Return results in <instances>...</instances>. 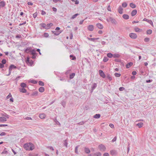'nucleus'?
Instances as JSON below:
<instances>
[{
  "label": "nucleus",
  "instance_id": "17",
  "mask_svg": "<svg viewBox=\"0 0 156 156\" xmlns=\"http://www.w3.org/2000/svg\"><path fill=\"white\" fill-rule=\"evenodd\" d=\"M123 18L125 20H128L129 18V16L126 14H124L122 16Z\"/></svg>",
  "mask_w": 156,
  "mask_h": 156
},
{
  "label": "nucleus",
  "instance_id": "1",
  "mask_svg": "<svg viewBox=\"0 0 156 156\" xmlns=\"http://www.w3.org/2000/svg\"><path fill=\"white\" fill-rule=\"evenodd\" d=\"M23 148L26 150H32L34 148V145L31 143H27L24 144Z\"/></svg>",
  "mask_w": 156,
  "mask_h": 156
},
{
  "label": "nucleus",
  "instance_id": "18",
  "mask_svg": "<svg viewBox=\"0 0 156 156\" xmlns=\"http://www.w3.org/2000/svg\"><path fill=\"white\" fill-rule=\"evenodd\" d=\"M143 21H145L147 22H148L149 23H150L151 24H153V22L151 20H148L146 18H144V20H143Z\"/></svg>",
  "mask_w": 156,
  "mask_h": 156
},
{
  "label": "nucleus",
  "instance_id": "63",
  "mask_svg": "<svg viewBox=\"0 0 156 156\" xmlns=\"http://www.w3.org/2000/svg\"><path fill=\"white\" fill-rule=\"evenodd\" d=\"M46 14V12L43 11V10H42L41 11V14L43 15H45V14Z\"/></svg>",
  "mask_w": 156,
  "mask_h": 156
},
{
  "label": "nucleus",
  "instance_id": "8",
  "mask_svg": "<svg viewBox=\"0 0 156 156\" xmlns=\"http://www.w3.org/2000/svg\"><path fill=\"white\" fill-rule=\"evenodd\" d=\"M62 32V30H59V31H52V32L54 35L58 36V35Z\"/></svg>",
  "mask_w": 156,
  "mask_h": 156
},
{
  "label": "nucleus",
  "instance_id": "31",
  "mask_svg": "<svg viewBox=\"0 0 156 156\" xmlns=\"http://www.w3.org/2000/svg\"><path fill=\"white\" fill-rule=\"evenodd\" d=\"M106 76L110 81H111L112 80V78L109 74H107L106 75Z\"/></svg>",
  "mask_w": 156,
  "mask_h": 156
},
{
  "label": "nucleus",
  "instance_id": "35",
  "mask_svg": "<svg viewBox=\"0 0 156 156\" xmlns=\"http://www.w3.org/2000/svg\"><path fill=\"white\" fill-rule=\"evenodd\" d=\"M70 59L72 60H75L76 59V57L75 56L72 55H71L69 56Z\"/></svg>",
  "mask_w": 156,
  "mask_h": 156
},
{
  "label": "nucleus",
  "instance_id": "60",
  "mask_svg": "<svg viewBox=\"0 0 156 156\" xmlns=\"http://www.w3.org/2000/svg\"><path fill=\"white\" fill-rule=\"evenodd\" d=\"M4 64L2 63H0V68H2L4 67Z\"/></svg>",
  "mask_w": 156,
  "mask_h": 156
},
{
  "label": "nucleus",
  "instance_id": "39",
  "mask_svg": "<svg viewBox=\"0 0 156 156\" xmlns=\"http://www.w3.org/2000/svg\"><path fill=\"white\" fill-rule=\"evenodd\" d=\"M113 55L111 53H109L107 54V56L109 58H112V57H113Z\"/></svg>",
  "mask_w": 156,
  "mask_h": 156
},
{
  "label": "nucleus",
  "instance_id": "46",
  "mask_svg": "<svg viewBox=\"0 0 156 156\" xmlns=\"http://www.w3.org/2000/svg\"><path fill=\"white\" fill-rule=\"evenodd\" d=\"M149 41L150 39L148 37H146L144 39V41L146 42H148Z\"/></svg>",
  "mask_w": 156,
  "mask_h": 156
},
{
  "label": "nucleus",
  "instance_id": "27",
  "mask_svg": "<svg viewBox=\"0 0 156 156\" xmlns=\"http://www.w3.org/2000/svg\"><path fill=\"white\" fill-rule=\"evenodd\" d=\"M30 54L32 55L37 54V53L36 52V51L35 49H32L30 51Z\"/></svg>",
  "mask_w": 156,
  "mask_h": 156
},
{
  "label": "nucleus",
  "instance_id": "57",
  "mask_svg": "<svg viewBox=\"0 0 156 156\" xmlns=\"http://www.w3.org/2000/svg\"><path fill=\"white\" fill-rule=\"evenodd\" d=\"M78 146H77L76 147H75V152L76 154L78 153Z\"/></svg>",
  "mask_w": 156,
  "mask_h": 156
},
{
  "label": "nucleus",
  "instance_id": "41",
  "mask_svg": "<svg viewBox=\"0 0 156 156\" xmlns=\"http://www.w3.org/2000/svg\"><path fill=\"white\" fill-rule=\"evenodd\" d=\"M113 57L115 58H119V57L120 55L117 54H114L113 55Z\"/></svg>",
  "mask_w": 156,
  "mask_h": 156
},
{
  "label": "nucleus",
  "instance_id": "13",
  "mask_svg": "<svg viewBox=\"0 0 156 156\" xmlns=\"http://www.w3.org/2000/svg\"><path fill=\"white\" fill-rule=\"evenodd\" d=\"M32 48L31 47H28L25 50L24 52L25 53H28L29 52H30Z\"/></svg>",
  "mask_w": 156,
  "mask_h": 156
},
{
  "label": "nucleus",
  "instance_id": "50",
  "mask_svg": "<svg viewBox=\"0 0 156 156\" xmlns=\"http://www.w3.org/2000/svg\"><path fill=\"white\" fill-rule=\"evenodd\" d=\"M30 82L34 84H36L37 83V81H36L34 80H31L30 81Z\"/></svg>",
  "mask_w": 156,
  "mask_h": 156
},
{
  "label": "nucleus",
  "instance_id": "7",
  "mask_svg": "<svg viewBox=\"0 0 156 156\" xmlns=\"http://www.w3.org/2000/svg\"><path fill=\"white\" fill-rule=\"evenodd\" d=\"M98 147L101 151H105L106 149L105 147L103 144H100L99 145Z\"/></svg>",
  "mask_w": 156,
  "mask_h": 156
},
{
  "label": "nucleus",
  "instance_id": "59",
  "mask_svg": "<svg viewBox=\"0 0 156 156\" xmlns=\"http://www.w3.org/2000/svg\"><path fill=\"white\" fill-rule=\"evenodd\" d=\"M116 139H117V137L116 136H115L114 138L112 140V142H114L116 140Z\"/></svg>",
  "mask_w": 156,
  "mask_h": 156
},
{
  "label": "nucleus",
  "instance_id": "14",
  "mask_svg": "<svg viewBox=\"0 0 156 156\" xmlns=\"http://www.w3.org/2000/svg\"><path fill=\"white\" fill-rule=\"evenodd\" d=\"M137 11L136 9H134L132 11V12H131V15L133 16L135 15L137 13Z\"/></svg>",
  "mask_w": 156,
  "mask_h": 156
},
{
  "label": "nucleus",
  "instance_id": "10",
  "mask_svg": "<svg viewBox=\"0 0 156 156\" xmlns=\"http://www.w3.org/2000/svg\"><path fill=\"white\" fill-rule=\"evenodd\" d=\"M110 154L112 155H115L117 154V152L115 150H112L110 151Z\"/></svg>",
  "mask_w": 156,
  "mask_h": 156
},
{
  "label": "nucleus",
  "instance_id": "47",
  "mask_svg": "<svg viewBox=\"0 0 156 156\" xmlns=\"http://www.w3.org/2000/svg\"><path fill=\"white\" fill-rule=\"evenodd\" d=\"M1 62L4 65L6 63V61L5 59H4L2 60Z\"/></svg>",
  "mask_w": 156,
  "mask_h": 156
},
{
  "label": "nucleus",
  "instance_id": "44",
  "mask_svg": "<svg viewBox=\"0 0 156 156\" xmlns=\"http://www.w3.org/2000/svg\"><path fill=\"white\" fill-rule=\"evenodd\" d=\"M122 6L124 8L126 7L127 6V4L126 2H124L122 4Z\"/></svg>",
  "mask_w": 156,
  "mask_h": 156
},
{
  "label": "nucleus",
  "instance_id": "62",
  "mask_svg": "<svg viewBox=\"0 0 156 156\" xmlns=\"http://www.w3.org/2000/svg\"><path fill=\"white\" fill-rule=\"evenodd\" d=\"M6 133L5 132H2L0 134V136H3L5 135Z\"/></svg>",
  "mask_w": 156,
  "mask_h": 156
},
{
  "label": "nucleus",
  "instance_id": "5",
  "mask_svg": "<svg viewBox=\"0 0 156 156\" xmlns=\"http://www.w3.org/2000/svg\"><path fill=\"white\" fill-rule=\"evenodd\" d=\"M129 37L132 39H135L137 38V35L134 33H131L129 34Z\"/></svg>",
  "mask_w": 156,
  "mask_h": 156
},
{
  "label": "nucleus",
  "instance_id": "56",
  "mask_svg": "<svg viewBox=\"0 0 156 156\" xmlns=\"http://www.w3.org/2000/svg\"><path fill=\"white\" fill-rule=\"evenodd\" d=\"M24 119L25 120H32V118L30 117H25L24 118Z\"/></svg>",
  "mask_w": 156,
  "mask_h": 156
},
{
  "label": "nucleus",
  "instance_id": "20",
  "mask_svg": "<svg viewBox=\"0 0 156 156\" xmlns=\"http://www.w3.org/2000/svg\"><path fill=\"white\" fill-rule=\"evenodd\" d=\"M68 141V140L67 139H66L65 140H64L63 142V144L66 147H67Z\"/></svg>",
  "mask_w": 156,
  "mask_h": 156
},
{
  "label": "nucleus",
  "instance_id": "40",
  "mask_svg": "<svg viewBox=\"0 0 156 156\" xmlns=\"http://www.w3.org/2000/svg\"><path fill=\"white\" fill-rule=\"evenodd\" d=\"M79 15V14L78 13H76V14H74V15H73L71 17V18L70 19H73L75 18Z\"/></svg>",
  "mask_w": 156,
  "mask_h": 156
},
{
  "label": "nucleus",
  "instance_id": "51",
  "mask_svg": "<svg viewBox=\"0 0 156 156\" xmlns=\"http://www.w3.org/2000/svg\"><path fill=\"white\" fill-rule=\"evenodd\" d=\"M86 122V121H82V122H81L79 123H78V124L79 125H82L84 123H85Z\"/></svg>",
  "mask_w": 156,
  "mask_h": 156
},
{
  "label": "nucleus",
  "instance_id": "54",
  "mask_svg": "<svg viewBox=\"0 0 156 156\" xmlns=\"http://www.w3.org/2000/svg\"><path fill=\"white\" fill-rule=\"evenodd\" d=\"M125 89V88L124 87H120L119 88V90L120 91H123V90H124Z\"/></svg>",
  "mask_w": 156,
  "mask_h": 156
},
{
  "label": "nucleus",
  "instance_id": "43",
  "mask_svg": "<svg viewBox=\"0 0 156 156\" xmlns=\"http://www.w3.org/2000/svg\"><path fill=\"white\" fill-rule=\"evenodd\" d=\"M108 60V58L106 57H104L103 59V61L104 62H107Z\"/></svg>",
  "mask_w": 156,
  "mask_h": 156
},
{
  "label": "nucleus",
  "instance_id": "24",
  "mask_svg": "<svg viewBox=\"0 0 156 156\" xmlns=\"http://www.w3.org/2000/svg\"><path fill=\"white\" fill-rule=\"evenodd\" d=\"M101 154L100 152H98L92 154L93 156H101Z\"/></svg>",
  "mask_w": 156,
  "mask_h": 156
},
{
  "label": "nucleus",
  "instance_id": "3",
  "mask_svg": "<svg viewBox=\"0 0 156 156\" xmlns=\"http://www.w3.org/2000/svg\"><path fill=\"white\" fill-rule=\"evenodd\" d=\"M107 21L108 22L109 21H110L112 23H113L114 24H116V21L115 20V19H114L113 18H112V17L109 18V19L108 20L107 19Z\"/></svg>",
  "mask_w": 156,
  "mask_h": 156
},
{
  "label": "nucleus",
  "instance_id": "22",
  "mask_svg": "<svg viewBox=\"0 0 156 156\" xmlns=\"http://www.w3.org/2000/svg\"><path fill=\"white\" fill-rule=\"evenodd\" d=\"M20 92L25 93L27 92V90L24 88H19Z\"/></svg>",
  "mask_w": 156,
  "mask_h": 156
},
{
  "label": "nucleus",
  "instance_id": "30",
  "mask_svg": "<svg viewBox=\"0 0 156 156\" xmlns=\"http://www.w3.org/2000/svg\"><path fill=\"white\" fill-rule=\"evenodd\" d=\"M44 90V87H41L39 89V91L40 92H43Z\"/></svg>",
  "mask_w": 156,
  "mask_h": 156
},
{
  "label": "nucleus",
  "instance_id": "48",
  "mask_svg": "<svg viewBox=\"0 0 156 156\" xmlns=\"http://www.w3.org/2000/svg\"><path fill=\"white\" fill-rule=\"evenodd\" d=\"M115 76L117 77H119L120 76L121 74L119 73H115L114 74Z\"/></svg>",
  "mask_w": 156,
  "mask_h": 156
},
{
  "label": "nucleus",
  "instance_id": "28",
  "mask_svg": "<svg viewBox=\"0 0 156 156\" xmlns=\"http://www.w3.org/2000/svg\"><path fill=\"white\" fill-rule=\"evenodd\" d=\"M39 117L41 119H43L45 118V115L43 113L40 114Z\"/></svg>",
  "mask_w": 156,
  "mask_h": 156
},
{
  "label": "nucleus",
  "instance_id": "53",
  "mask_svg": "<svg viewBox=\"0 0 156 156\" xmlns=\"http://www.w3.org/2000/svg\"><path fill=\"white\" fill-rule=\"evenodd\" d=\"M62 105L63 106V107H64L66 105V102L65 101H63L62 102Z\"/></svg>",
  "mask_w": 156,
  "mask_h": 156
},
{
  "label": "nucleus",
  "instance_id": "21",
  "mask_svg": "<svg viewBox=\"0 0 156 156\" xmlns=\"http://www.w3.org/2000/svg\"><path fill=\"white\" fill-rule=\"evenodd\" d=\"M53 25V24L52 23H50L47 24L46 25V29H48L50 28Z\"/></svg>",
  "mask_w": 156,
  "mask_h": 156
},
{
  "label": "nucleus",
  "instance_id": "64",
  "mask_svg": "<svg viewBox=\"0 0 156 156\" xmlns=\"http://www.w3.org/2000/svg\"><path fill=\"white\" fill-rule=\"evenodd\" d=\"M109 154L108 153H105L103 154V156H109Z\"/></svg>",
  "mask_w": 156,
  "mask_h": 156
},
{
  "label": "nucleus",
  "instance_id": "15",
  "mask_svg": "<svg viewBox=\"0 0 156 156\" xmlns=\"http://www.w3.org/2000/svg\"><path fill=\"white\" fill-rule=\"evenodd\" d=\"M97 84L96 83H94L91 87V91L92 92L97 87Z\"/></svg>",
  "mask_w": 156,
  "mask_h": 156
},
{
  "label": "nucleus",
  "instance_id": "11",
  "mask_svg": "<svg viewBox=\"0 0 156 156\" xmlns=\"http://www.w3.org/2000/svg\"><path fill=\"white\" fill-rule=\"evenodd\" d=\"M118 11L120 14H122L123 13V9L120 5L119 6L118 9Z\"/></svg>",
  "mask_w": 156,
  "mask_h": 156
},
{
  "label": "nucleus",
  "instance_id": "61",
  "mask_svg": "<svg viewBox=\"0 0 156 156\" xmlns=\"http://www.w3.org/2000/svg\"><path fill=\"white\" fill-rule=\"evenodd\" d=\"M137 73L135 71H133L132 72V74L133 76L135 75Z\"/></svg>",
  "mask_w": 156,
  "mask_h": 156
},
{
  "label": "nucleus",
  "instance_id": "2",
  "mask_svg": "<svg viewBox=\"0 0 156 156\" xmlns=\"http://www.w3.org/2000/svg\"><path fill=\"white\" fill-rule=\"evenodd\" d=\"M17 68V67L15 65L12 64L11 65L9 68V73L6 75L7 76L10 75L11 73L12 70L13 69H16Z\"/></svg>",
  "mask_w": 156,
  "mask_h": 156
},
{
  "label": "nucleus",
  "instance_id": "49",
  "mask_svg": "<svg viewBox=\"0 0 156 156\" xmlns=\"http://www.w3.org/2000/svg\"><path fill=\"white\" fill-rule=\"evenodd\" d=\"M41 25L43 28L46 29V25L45 23H42L41 24Z\"/></svg>",
  "mask_w": 156,
  "mask_h": 156
},
{
  "label": "nucleus",
  "instance_id": "19",
  "mask_svg": "<svg viewBox=\"0 0 156 156\" xmlns=\"http://www.w3.org/2000/svg\"><path fill=\"white\" fill-rule=\"evenodd\" d=\"M7 121L5 117H0V122H4Z\"/></svg>",
  "mask_w": 156,
  "mask_h": 156
},
{
  "label": "nucleus",
  "instance_id": "4",
  "mask_svg": "<svg viewBox=\"0 0 156 156\" xmlns=\"http://www.w3.org/2000/svg\"><path fill=\"white\" fill-rule=\"evenodd\" d=\"M26 62L27 63H29L30 66H32L33 64V61L32 60H30L29 57H27L26 60Z\"/></svg>",
  "mask_w": 156,
  "mask_h": 156
},
{
  "label": "nucleus",
  "instance_id": "52",
  "mask_svg": "<svg viewBox=\"0 0 156 156\" xmlns=\"http://www.w3.org/2000/svg\"><path fill=\"white\" fill-rule=\"evenodd\" d=\"M44 36L45 37H48L49 36V34H48V33H44Z\"/></svg>",
  "mask_w": 156,
  "mask_h": 156
},
{
  "label": "nucleus",
  "instance_id": "25",
  "mask_svg": "<svg viewBox=\"0 0 156 156\" xmlns=\"http://www.w3.org/2000/svg\"><path fill=\"white\" fill-rule=\"evenodd\" d=\"M134 30L136 32H140L142 30V29H140L138 27L135 28H134Z\"/></svg>",
  "mask_w": 156,
  "mask_h": 156
},
{
  "label": "nucleus",
  "instance_id": "36",
  "mask_svg": "<svg viewBox=\"0 0 156 156\" xmlns=\"http://www.w3.org/2000/svg\"><path fill=\"white\" fill-rule=\"evenodd\" d=\"M38 92L37 91H34L31 94V96H37V95Z\"/></svg>",
  "mask_w": 156,
  "mask_h": 156
},
{
  "label": "nucleus",
  "instance_id": "55",
  "mask_svg": "<svg viewBox=\"0 0 156 156\" xmlns=\"http://www.w3.org/2000/svg\"><path fill=\"white\" fill-rule=\"evenodd\" d=\"M37 13L36 12L33 14V16L34 18H35L37 16Z\"/></svg>",
  "mask_w": 156,
  "mask_h": 156
},
{
  "label": "nucleus",
  "instance_id": "29",
  "mask_svg": "<svg viewBox=\"0 0 156 156\" xmlns=\"http://www.w3.org/2000/svg\"><path fill=\"white\" fill-rule=\"evenodd\" d=\"M100 114H96L94 116L93 118L95 119H98L99 118H100Z\"/></svg>",
  "mask_w": 156,
  "mask_h": 156
},
{
  "label": "nucleus",
  "instance_id": "32",
  "mask_svg": "<svg viewBox=\"0 0 156 156\" xmlns=\"http://www.w3.org/2000/svg\"><path fill=\"white\" fill-rule=\"evenodd\" d=\"M143 125V122H140V123H138L136 124V126H138L139 128H141L142 127Z\"/></svg>",
  "mask_w": 156,
  "mask_h": 156
},
{
  "label": "nucleus",
  "instance_id": "42",
  "mask_svg": "<svg viewBox=\"0 0 156 156\" xmlns=\"http://www.w3.org/2000/svg\"><path fill=\"white\" fill-rule=\"evenodd\" d=\"M152 30H151L149 29L147 31V34H150L152 33Z\"/></svg>",
  "mask_w": 156,
  "mask_h": 156
},
{
  "label": "nucleus",
  "instance_id": "6",
  "mask_svg": "<svg viewBox=\"0 0 156 156\" xmlns=\"http://www.w3.org/2000/svg\"><path fill=\"white\" fill-rule=\"evenodd\" d=\"M99 72L100 76L103 78H105V75L103 71L101 70H100L99 71Z\"/></svg>",
  "mask_w": 156,
  "mask_h": 156
},
{
  "label": "nucleus",
  "instance_id": "26",
  "mask_svg": "<svg viewBox=\"0 0 156 156\" xmlns=\"http://www.w3.org/2000/svg\"><path fill=\"white\" fill-rule=\"evenodd\" d=\"M84 150L85 152L87 154H89L90 152V150L88 148L85 147Z\"/></svg>",
  "mask_w": 156,
  "mask_h": 156
},
{
  "label": "nucleus",
  "instance_id": "23",
  "mask_svg": "<svg viewBox=\"0 0 156 156\" xmlns=\"http://www.w3.org/2000/svg\"><path fill=\"white\" fill-rule=\"evenodd\" d=\"M88 40L93 41V42H95V40L99 39V38H88Z\"/></svg>",
  "mask_w": 156,
  "mask_h": 156
},
{
  "label": "nucleus",
  "instance_id": "9",
  "mask_svg": "<svg viewBox=\"0 0 156 156\" xmlns=\"http://www.w3.org/2000/svg\"><path fill=\"white\" fill-rule=\"evenodd\" d=\"M87 29L90 31H93L94 29V26L93 25H89L87 27Z\"/></svg>",
  "mask_w": 156,
  "mask_h": 156
},
{
  "label": "nucleus",
  "instance_id": "34",
  "mask_svg": "<svg viewBox=\"0 0 156 156\" xmlns=\"http://www.w3.org/2000/svg\"><path fill=\"white\" fill-rule=\"evenodd\" d=\"M5 5V3L4 1H1L0 2V7H4Z\"/></svg>",
  "mask_w": 156,
  "mask_h": 156
},
{
  "label": "nucleus",
  "instance_id": "33",
  "mask_svg": "<svg viewBox=\"0 0 156 156\" xmlns=\"http://www.w3.org/2000/svg\"><path fill=\"white\" fill-rule=\"evenodd\" d=\"M75 73H72L69 75V78L70 79H73L74 78V76H75Z\"/></svg>",
  "mask_w": 156,
  "mask_h": 156
},
{
  "label": "nucleus",
  "instance_id": "58",
  "mask_svg": "<svg viewBox=\"0 0 156 156\" xmlns=\"http://www.w3.org/2000/svg\"><path fill=\"white\" fill-rule=\"evenodd\" d=\"M8 153V152L7 151L4 149V151L2 152V154H6Z\"/></svg>",
  "mask_w": 156,
  "mask_h": 156
},
{
  "label": "nucleus",
  "instance_id": "16",
  "mask_svg": "<svg viewBox=\"0 0 156 156\" xmlns=\"http://www.w3.org/2000/svg\"><path fill=\"white\" fill-rule=\"evenodd\" d=\"M133 65V63L132 62H130L128 63L126 66V67L127 68H129Z\"/></svg>",
  "mask_w": 156,
  "mask_h": 156
},
{
  "label": "nucleus",
  "instance_id": "38",
  "mask_svg": "<svg viewBox=\"0 0 156 156\" xmlns=\"http://www.w3.org/2000/svg\"><path fill=\"white\" fill-rule=\"evenodd\" d=\"M20 86L22 87V88H24L26 87L27 85L26 84L24 83H21L20 84Z\"/></svg>",
  "mask_w": 156,
  "mask_h": 156
},
{
  "label": "nucleus",
  "instance_id": "12",
  "mask_svg": "<svg viewBox=\"0 0 156 156\" xmlns=\"http://www.w3.org/2000/svg\"><path fill=\"white\" fill-rule=\"evenodd\" d=\"M97 27L99 29H102L103 28V26L100 23H98L96 24Z\"/></svg>",
  "mask_w": 156,
  "mask_h": 156
},
{
  "label": "nucleus",
  "instance_id": "37",
  "mask_svg": "<svg viewBox=\"0 0 156 156\" xmlns=\"http://www.w3.org/2000/svg\"><path fill=\"white\" fill-rule=\"evenodd\" d=\"M129 6L131 7L133 9L135 8L136 7V5L132 3H130Z\"/></svg>",
  "mask_w": 156,
  "mask_h": 156
},
{
  "label": "nucleus",
  "instance_id": "45",
  "mask_svg": "<svg viewBox=\"0 0 156 156\" xmlns=\"http://www.w3.org/2000/svg\"><path fill=\"white\" fill-rule=\"evenodd\" d=\"M39 84L41 86H44V83L41 81H39Z\"/></svg>",
  "mask_w": 156,
  "mask_h": 156
}]
</instances>
